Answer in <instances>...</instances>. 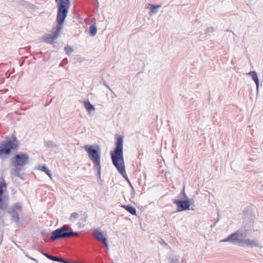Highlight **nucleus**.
<instances>
[{
    "label": "nucleus",
    "instance_id": "nucleus-5",
    "mask_svg": "<svg viewBox=\"0 0 263 263\" xmlns=\"http://www.w3.org/2000/svg\"><path fill=\"white\" fill-rule=\"evenodd\" d=\"M50 235V239L52 241H55L60 239L76 237L78 236L79 233L73 232L68 225L64 224L61 228L52 231Z\"/></svg>",
    "mask_w": 263,
    "mask_h": 263
},
{
    "label": "nucleus",
    "instance_id": "nucleus-9",
    "mask_svg": "<svg viewBox=\"0 0 263 263\" xmlns=\"http://www.w3.org/2000/svg\"><path fill=\"white\" fill-rule=\"evenodd\" d=\"M62 25H59L56 27V29L51 34H49L43 37V41L47 43H52L58 37L60 31L61 30Z\"/></svg>",
    "mask_w": 263,
    "mask_h": 263
},
{
    "label": "nucleus",
    "instance_id": "nucleus-22",
    "mask_svg": "<svg viewBox=\"0 0 263 263\" xmlns=\"http://www.w3.org/2000/svg\"><path fill=\"white\" fill-rule=\"evenodd\" d=\"M247 74L251 76L253 80H256L258 78L257 73L254 71H250L249 73H248Z\"/></svg>",
    "mask_w": 263,
    "mask_h": 263
},
{
    "label": "nucleus",
    "instance_id": "nucleus-26",
    "mask_svg": "<svg viewBox=\"0 0 263 263\" xmlns=\"http://www.w3.org/2000/svg\"><path fill=\"white\" fill-rule=\"evenodd\" d=\"M52 260L62 262V261H63V258L58 256H53Z\"/></svg>",
    "mask_w": 263,
    "mask_h": 263
},
{
    "label": "nucleus",
    "instance_id": "nucleus-4",
    "mask_svg": "<svg viewBox=\"0 0 263 263\" xmlns=\"http://www.w3.org/2000/svg\"><path fill=\"white\" fill-rule=\"evenodd\" d=\"M85 150L88 153L89 158L92 161L93 168L97 172V175L99 180H101V148L98 145H85Z\"/></svg>",
    "mask_w": 263,
    "mask_h": 263
},
{
    "label": "nucleus",
    "instance_id": "nucleus-28",
    "mask_svg": "<svg viewBox=\"0 0 263 263\" xmlns=\"http://www.w3.org/2000/svg\"><path fill=\"white\" fill-rule=\"evenodd\" d=\"M253 81H254V82L255 83V84L256 85V89H257V91H258V87H259V79H258V78L257 79L254 80Z\"/></svg>",
    "mask_w": 263,
    "mask_h": 263
},
{
    "label": "nucleus",
    "instance_id": "nucleus-20",
    "mask_svg": "<svg viewBox=\"0 0 263 263\" xmlns=\"http://www.w3.org/2000/svg\"><path fill=\"white\" fill-rule=\"evenodd\" d=\"M7 204L3 200L2 197L0 198V209L6 210L7 208Z\"/></svg>",
    "mask_w": 263,
    "mask_h": 263
},
{
    "label": "nucleus",
    "instance_id": "nucleus-1",
    "mask_svg": "<svg viewBox=\"0 0 263 263\" xmlns=\"http://www.w3.org/2000/svg\"><path fill=\"white\" fill-rule=\"evenodd\" d=\"M112 162L118 172L127 181L130 185L132 193H135V189L130 182L125 172L123 159V139L121 136L116 137L115 148L113 151L110 152Z\"/></svg>",
    "mask_w": 263,
    "mask_h": 263
},
{
    "label": "nucleus",
    "instance_id": "nucleus-11",
    "mask_svg": "<svg viewBox=\"0 0 263 263\" xmlns=\"http://www.w3.org/2000/svg\"><path fill=\"white\" fill-rule=\"evenodd\" d=\"M93 236L98 241L102 242L107 238L104 237L102 232L99 229H96L92 231Z\"/></svg>",
    "mask_w": 263,
    "mask_h": 263
},
{
    "label": "nucleus",
    "instance_id": "nucleus-14",
    "mask_svg": "<svg viewBox=\"0 0 263 263\" xmlns=\"http://www.w3.org/2000/svg\"><path fill=\"white\" fill-rule=\"evenodd\" d=\"M122 207L132 215H134L136 214V209L134 206L130 205H122Z\"/></svg>",
    "mask_w": 263,
    "mask_h": 263
},
{
    "label": "nucleus",
    "instance_id": "nucleus-35",
    "mask_svg": "<svg viewBox=\"0 0 263 263\" xmlns=\"http://www.w3.org/2000/svg\"><path fill=\"white\" fill-rule=\"evenodd\" d=\"M55 2H58V0H55Z\"/></svg>",
    "mask_w": 263,
    "mask_h": 263
},
{
    "label": "nucleus",
    "instance_id": "nucleus-2",
    "mask_svg": "<svg viewBox=\"0 0 263 263\" xmlns=\"http://www.w3.org/2000/svg\"><path fill=\"white\" fill-rule=\"evenodd\" d=\"M246 236L247 230L240 229L230 235L226 238L221 240L220 242H230L233 245H238L241 247H259V242L256 239H246Z\"/></svg>",
    "mask_w": 263,
    "mask_h": 263
},
{
    "label": "nucleus",
    "instance_id": "nucleus-30",
    "mask_svg": "<svg viewBox=\"0 0 263 263\" xmlns=\"http://www.w3.org/2000/svg\"><path fill=\"white\" fill-rule=\"evenodd\" d=\"M68 61L67 59H64L62 62L60 64V66H63L64 64H66L67 63Z\"/></svg>",
    "mask_w": 263,
    "mask_h": 263
},
{
    "label": "nucleus",
    "instance_id": "nucleus-21",
    "mask_svg": "<svg viewBox=\"0 0 263 263\" xmlns=\"http://www.w3.org/2000/svg\"><path fill=\"white\" fill-rule=\"evenodd\" d=\"M180 199H184V200H188V197L186 195L185 193V191H184V189H183V190L181 192V193H180V194L179 195L178 197Z\"/></svg>",
    "mask_w": 263,
    "mask_h": 263
},
{
    "label": "nucleus",
    "instance_id": "nucleus-3",
    "mask_svg": "<svg viewBox=\"0 0 263 263\" xmlns=\"http://www.w3.org/2000/svg\"><path fill=\"white\" fill-rule=\"evenodd\" d=\"M20 147V143L14 134L10 138H7L0 143V159H4L13 152L16 151Z\"/></svg>",
    "mask_w": 263,
    "mask_h": 263
},
{
    "label": "nucleus",
    "instance_id": "nucleus-23",
    "mask_svg": "<svg viewBox=\"0 0 263 263\" xmlns=\"http://www.w3.org/2000/svg\"><path fill=\"white\" fill-rule=\"evenodd\" d=\"M64 49L66 53L68 54H69L70 53L73 52L72 48L68 45L65 46Z\"/></svg>",
    "mask_w": 263,
    "mask_h": 263
},
{
    "label": "nucleus",
    "instance_id": "nucleus-29",
    "mask_svg": "<svg viewBox=\"0 0 263 263\" xmlns=\"http://www.w3.org/2000/svg\"><path fill=\"white\" fill-rule=\"evenodd\" d=\"M102 242L104 245V246L106 248L108 247L109 245H108V241H107V238L106 239L104 240V241H103Z\"/></svg>",
    "mask_w": 263,
    "mask_h": 263
},
{
    "label": "nucleus",
    "instance_id": "nucleus-10",
    "mask_svg": "<svg viewBox=\"0 0 263 263\" xmlns=\"http://www.w3.org/2000/svg\"><path fill=\"white\" fill-rule=\"evenodd\" d=\"M173 202L177 206V212L185 211L190 209V204L189 200H180L174 199Z\"/></svg>",
    "mask_w": 263,
    "mask_h": 263
},
{
    "label": "nucleus",
    "instance_id": "nucleus-25",
    "mask_svg": "<svg viewBox=\"0 0 263 263\" xmlns=\"http://www.w3.org/2000/svg\"><path fill=\"white\" fill-rule=\"evenodd\" d=\"M78 217V214L77 213H73L71 214L70 216V220H74L77 219Z\"/></svg>",
    "mask_w": 263,
    "mask_h": 263
},
{
    "label": "nucleus",
    "instance_id": "nucleus-12",
    "mask_svg": "<svg viewBox=\"0 0 263 263\" xmlns=\"http://www.w3.org/2000/svg\"><path fill=\"white\" fill-rule=\"evenodd\" d=\"M84 104L86 109L89 112V113H91L92 111L95 110V108L93 105H92L88 100L84 101Z\"/></svg>",
    "mask_w": 263,
    "mask_h": 263
},
{
    "label": "nucleus",
    "instance_id": "nucleus-16",
    "mask_svg": "<svg viewBox=\"0 0 263 263\" xmlns=\"http://www.w3.org/2000/svg\"><path fill=\"white\" fill-rule=\"evenodd\" d=\"M39 169L45 172L50 178H51L52 174L50 171L45 165H39Z\"/></svg>",
    "mask_w": 263,
    "mask_h": 263
},
{
    "label": "nucleus",
    "instance_id": "nucleus-19",
    "mask_svg": "<svg viewBox=\"0 0 263 263\" xmlns=\"http://www.w3.org/2000/svg\"><path fill=\"white\" fill-rule=\"evenodd\" d=\"M168 260L170 263H178V258L176 255L171 254L168 256Z\"/></svg>",
    "mask_w": 263,
    "mask_h": 263
},
{
    "label": "nucleus",
    "instance_id": "nucleus-36",
    "mask_svg": "<svg viewBox=\"0 0 263 263\" xmlns=\"http://www.w3.org/2000/svg\"><path fill=\"white\" fill-rule=\"evenodd\" d=\"M74 263H76V262H74Z\"/></svg>",
    "mask_w": 263,
    "mask_h": 263
},
{
    "label": "nucleus",
    "instance_id": "nucleus-7",
    "mask_svg": "<svg viewBox=\"0 0 263 263\" xmlns=\"http://www.w3.org/2000/svg\"><path fill=\"white\" fill-rule=\"evenodd\" d=\"M29 157L25 153H20L15 155L10 159V165L13 167H23L28 163Z\"/></svg>",
    "mask_w": 263,
    "mask_h": 263
},
{
    "label": "nucleus",
    "instance_id": "nucleus-32",
    "mask_svg": "<svg viewBox=\"0 0 263 263\" xmlns=\"http://www.w3.org/2000/svg\"><path fill=\"white\" fill-rule=\"evenodd\" d=\"M63 263H74V262H70L69 261H67L64 259L63 258V261H62Z\"/></svg>",
    "mask_w": 263,
    "mask_h": 263
},
{
    "label": "nucleus",
    "instance_id": "nucleus-27",
    "mask_svg": "<svg viewBox=\"0 0 263 263\" xmlns=\"http://www.w3.org/2000/svg\"><path fill=\"white\" fill-rule=\"evenodd\" d=\"M215 29L213 27H208L205 30V33L213 32L214 31Z\"/></svg>",
    "mask_w": 263,
    "mask_h": 263
},
{
    "label": "nucleus",
    "instance_id": "nucleus-34",
    "mask_svg": "<svg viewBox=\"0 0 263 263\" xmlns=\"http://www.w3.org/2000/svg\"><path fill=\"white\" fill-rule=\"evenodd\" d=\"M30 259L33 261H36V260L33 258H30Z\"/></svg>",
    "mask_w": 263,
    "mask_h": 263
},
{
    "label": "nucleus",
    "instance_id": "nucleus-6",
    "mask_svg": "<svg viewBox=\"0 0 263 263\" xmlns=\"http://www.w3.org/2000/svg\"><path fill=\"white\" fill-rule=\"evenodd\" d=\"M70 6V0H59L57 16V22L59 25H63L67 16Z\"/></svg>",
    "mask_w": 263,
    "mask_h": 263
},
{
    "label": "nucleus",
    "instance_id": "nucleus-33",
    "mask_svg": "<svg viewBox=\"0 0 263 263\" xmlns=\"http://www.w3.org/2000/svg\"><path fill=\"white\" fill-rule=\"evenodd\" d=\"M216 224V222L214 223L213 224L211 225V227H213L215 226V225Z\"/></svg>",
    "mask_w": 263,
    "mask_h": 263
},
{
    "label": "nucleus",
    "instance_id": "nucleus-13",
    "mask_svg": "<svg viewBox=\"0 0 263 263\" xmlns=\"http://www.w3.org/2000/svg\"><path fill=\"white\" fill-rule=\"evenodd\" d=\"M149 7H150V15H152L155 13H156L158 11L159 9L161 7V5H150L149 4Z\"/></svg>",
    "mask_w": 263,
    "mask_h": 263
},
{
    "label": "nucleus",
    "instance_id": "nucleus-18",
    "mask_svg": "<svg viewBox=\"0 0 263 263\" xmlns=\"http://www.w3.org/2000/svg\"><path fill=\"white\" fill-rule=\"evenodd\" d=\"M7 187V184L4 181L0 182V198L3 196L4 192L6 190Z\"/></svg>",
    "mask_w": 263,
    "mask_h": 263
},
{
    "label": "nucleus",
    "instance_id": "nucleus-24",
    "mask_svg": "<svg viewBox=\"0 0 263 263\" xmlns=\"http://www.w3.org/2000/svg\"><path fill=\"white\" fill-rule=\"evenodd\" d=\"M40 253L43 254L44 256H45V257H46L47 258H48L49 259H50L51 260H52V259H53V256L51 255H50L48 253H45V252H43L42 251H40Z\"/></svg>",
    "mask_w": 263,
    "mask_h": 263
},
{
    "label": "nucleus",
    "instance_id": "nucleus-17",
    "mask_svg": "<svg viewBox=\"0 0 263 263\" xmlns=\"http://www.w3.org/2000/svg\"><path fill=\"white\" fill-rule=\"evenodd\" d=\"M97 31V27L96 26V25L95 24H92L89 27V33L90 35L92 36H94L96 34Z\"/></svg>",
    "mask_w": 263,
    "mask_h": 263
},
{
    "label": "nucleus",
    "instance_id": "nucleus-15",
    "mask_svg": "<svg viewBox=\"0 0 263 263\" xmlns=\"http://www.w3.org/2000/svg\"><path fill=\"white\" fill-rule=\"evenodd\" d=\"M14 167V168L11 170V174L13 176H17L18 177H21L20 172L22 170V167L17 166L16 167Z\"/></svg>",
    "mask_w": 263,
    "mask_h": 263
},
{
    "label": "nucleus",
    "instance_id": "nucleus-31",
    "mask_svg": "<svg viewBox=\"0 0 263 263\" xmlns=\"http://www.w3.org/2000/svg\"><path fill=\"white\" fill-rule=\"evenodd\" d=\"M103 84L107 88H108L110 91H111V89L110 88L109 86L106 84V82L105 81H103Z\"/></svg>",
    "mask_w": 263,
    "mask_h": 263
},
{
    "label": "nucleus",
    "instance_id": "nucleus-8",
    "mask_svg": "<svg viewBox=\"0 0 263 263\" xmlns=\"http://www.w3.org/2000/svg\"><path fill=\"white\" fill-rule=\"evenodd\" d=\"M22 208V205L20 202L15 203L11 207L9 208L7 213L11 216V220L15 223H18L20 220V217L18 211Z\"/></svg>",
    "mask_w": 263,
    "mask_h": 263
}]
</instances>
